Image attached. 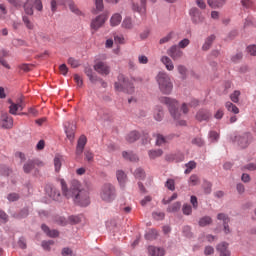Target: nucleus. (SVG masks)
I'll return each mask as SVG.
<instances>
[{
    "label": "nucleus",
    "instance_id": "cd10ccee",
    "mask_svg": "<svg viewBox=\"0 0 256 256\" xmlns=\"http://www.w3.org/2000/svg\"><path fill=\"white\" fill-rule=\"evenodd\" d=\"M122 157L126 161H131L132 163L139 161V158L135 154H133V152L124 151V152H122Z\"/></svg>",
    "mask_w": 256,
    "mask_h": 256
},
{
    "label": "nucleus",
    "instance_id": "680f3d73",
    "mask_svg": "<svg viewBox=\"0 0 256 256\" xmlns=\"http://www.w3.org/2000/svg\"><path fill=\"white\" fill-rule=\"evenodd\" d=\"M203 139L201 137H196L192 140L193 145H197V147H203Z\"/></svg>",
    "mask_w": 256,
    "mask_h": 256
},
{
    "label": "nucleus",
    "instance_id": "f257e3e1",
    "mask_svg": "<svg viewBox=\"0 0 256 256\" xmlns=\"http://www.w3.org/2000/svg\"><path fill=\"white\" fill-rule=\"evenodd\" d=\"M62 194L66 199H73L76 205L87 207L91 200L89 199V191L83 189L81 183L77 180L71 182L70 188H67L65 180H60Z\"/></svg>",
    "mask_w": 256,
    "mask_h": 256
},
{
    "label": "nucleus",
    "instance_id": "bb28decb",
    "mask_svg": "<svg viewBox=\"0 0 256 256\" xmlns=\"http://www.w3.org/2000/svg\"><path fill=\"white\" fill-rule=\"evenodd\" d=\"M69 125H71L69 122H65L64 124L65 133L68 139L72 140L75 137V126H72L71 128H69Z\"/></svg>",
    "mask_w": 256,
    "mask_h": 256
},
{
    "label": "nucleus",
    "instance_id": "5701e85b",
    "mask_svg": "<svg viewBox=\"0 0 256 256\" xmlns=\"http://www.w3.org/2000/svg\"><path fill=\"white\" fill-rule=\"evenodd\" d=\"M226 3L227 0H208V5L212 9H221Z\"/></svg>",
    "mask_w": 256,
    "mask_h": 256
},
{
    "label": "nucleus",
    "instance_id": "6ab92c4d",
    "mask_svg": "<svg viewBox=\"0 0 256 256\" xmlns=\"http://www.w3.org/2000/svg\"><path fill=\"white\" fill-rule=\"evenodd\" d=\"M146 3H147V0H140L139 3H133V5H132L133 11H136V13H140V14L145 13Z\"/></svg>",
    "mask_w": 256,
    "mask_h": 256
},
{
    "label": "nucleus",
    "instance_id": "7ed1b4c3",
    "mask_svg": "<svg viewBox=\"0 0 256 256\" xmlns=\"http://www.w3.org/2000/svg\"><path fill=\"white\" fill-rule=\"evenodd\" d=\"M160 102L164 103V105H167L171 117L175 119V121H179L181 119V113L179 112V102L177 100L170 98V97H162L160 98Z\"/></svg>",
    "mask_w": 256,
    "mask_h": 256
},
{
    "label": "nucleus",
    "instance_id": "aec40b11",
    "mask_svg": "<svg viewBox=\"0 0 256 256\" xmlns=\"http://www.w3.org/2000/svg\"><path fill=\"white\" fill-rule=\"evenodd\" d=\"M160 61L166 67L167 71H173V69H175L173 60H171V58H169L168 56H162Z\"/></svg>",
    "mask_w": 256,
    "mask_h": 256
},
{
    "label": "nucleus",
    "instance_id": "13d9d810",
    "mask_svg": "<svg viewBox=\"0 0 256 256\" xmlns=\"http://www.w3.org/2000/svg\"><path fill=\"white\" fill-rule=\"evenodd\" d=\"M74 81L78 87H83V78L79 74L74 75Z\"/></svg>",
    "mask_w": 256,
    "mask_h": 256
},
{
    "label": "nucleus",
    "instance_id": "c85d7f7f",
    "mask_svg": "<svg viewBox=\"0 0 256 256\" xmlns=\"http://www.w3.org/2000/svg\"><path fill=\"white\" fill-rule=\"evenodd\" d=\"M85 74L87 75L91 83H97V81H101V79L97 75H93V70L91 68H86Z\"/></svg>",
    "mask_w": 256,
    "mask_h": 256
},
{
    "label": "nucleus",
    "instance_id": "0eeeda50",
    "mask_svg": "<svg viewBox=\"0 0 256 256\" xmlns=\"http://www.w3.org/2000/svg\"><path fill=\"white\" fill-rule=\"evenodd\" d=\"M108 16L106 14H100L96 18L92 19L90 27L93 31H99L101 27L107 22Z\"/></svg>",
    "mask_w": 256,
    "mask_h": 256
},
{
    "label": "nucleus",
    "instance_id": "1a4fd4ad",
    "mask_svg": "<svg viewBox=\"0 0 256 256\" xmlns=\"http://www.w3.org/2000/svg\"><path fill=\"white\" fill-rule=\"evenodd\" d=\"M37 167H43V162L40 160H28L23 166V171L24 173H31Z\"/></svg>",
    "mask_w": 256,
    "mask_h": 256
},
{
    "label": "nucleus",
    "instance_id": "603ef678",
    "mask_svg": "<svg viewBox=\"0 0 256 256\" xmlns=\"http://www.w3.org/2000/svg\"><path fill=\"white\" fill-rule=\"evenodd\" d=\"M182 211L184 215H191V213H193V208H191V205L189 204H184Z\"/></svg>",
    "mask_w": 256,
    "mask_h": 256
},
{
    "label": "nucleus",
    "instance_id": "5fc2aeb1",
    "mask_svg": "<svg viewBox=\"0 0 256 256\" xmlns=\"http://www.w3.org/2000/svg\"><path fill=\"white\" fill-rule=\"evenodd\" d=\"M203 187H204V193H206V195H209V193H211V187H213V185L211 184V182L205 181L203 184Z\"/></svg>",
    "mask_w": 256,
    "mask_h": 256
},
{
    "label": "nucleus",
    "instance_id": "69168bd1",
    "mask_svg": "<svg viewBox=\"0 0 256 256\" xmlns=\"http://www.w3.org/2000/svg\"><path fill=\"white\" fill-rule=\"evenodd\" d=\"M247 52L250 53V55L255 57L256 56V45L255 44L254 45H249L247 47Z\"/></svg>",
    "mask_w": 256,
    "mask_h": 256
},
{
    "label": "nucleus",
    "instance_id": "4c0bfd02",
    "mask_svg": "<svg viewBox=\"0 0 256 256\" xmlns=\"http://www.w3.org/2000/svg\"><path fill=\"white\" fill-rule=\"evenodd\" d=\"M213 220L209 216H204L199 220L200 227H207V225H211Z\"/></svg>",
    "mask_w": 256,
    "mask_h": 256
},
{
    "label": "nucleus",
    "instance_id": "de8ad7c7",
    "mask_svg": "<svg viewBox=\"0 0 256 256\" xmlns=\"http://www.w3.org/2000/svg\"><path fill=\"white\" fill-rule=\"evenodd\" d=\"M152 217L156 221H163L165 219V213H163V212H154V213H152Z\"/></svg>",
    "mask_w": 256,
    "mask_h": 256
},
{
    "label": "nucleus",
    "instance_id": "774afa93",
    "mask_svg": "<svg viewBox=\"0 0 256 256\" xmlns=\"http://www.w3.org/2000/svg\"><path fill=\"white\" fill-rule=\"evenodd\" d=\"M95 5L97 11H103L104 5H103V0H95Z\"/></svg>",
    "mask_w": 256,
    "mask_h": 256
},
{
    "label": "nucleus",
    "instance_id": "473e14b6",
    "mask_svg": "<svg viewBox=\"0 0 256 256\" xmlns=\"http://www.w3.org/2000/svg\"><path fill=\"white\" fill-rule=\"evenodd\" d=\"M155 137H156V145H158L159 147L168 143L169 138H167L161 134H156Z\"/></svg>",
    "mask_w": 256,
    "mask_h": 256
},
{
    "label": "nucleus",
    "instance_id": "338daca9",
    "mask_svg": "<svg viewBox=\"0 0 256 256\" xmlns=\"http://www.w3.org/2000/svg\"><path fill=\"white\" fill-rule=\"evenodd\" d=\"M8 201H18L19 200V194L17 193H11L7 197Z\"/></svg>",
    "mask_w": 256,
    "mask_h": 256
},
{
    "label": "nucleus",
    "instance_id": "a19ab883",
    "mask_svg": "<svg viewBox=\"0 0 256 256\" xmlns=\"http://www.w3.org/2000/svg\"><path fill=\"white\" fill-rule=\"evenodd\" d=\"M8 13L9 10L7 9V6L3 3H0V19H7Z\"/></svg>",
    "mask_w": 256,
    "mask_h": 256
},
{
    "label": "nucleus",
    "instance_id": "ea45409f",
    "mask_svg": "<svg viewBox=\"0 0 256 256\" xmlns=\"http://www.w3.org/2000/svg\"><path fill=\"white\" fill-rule=\"evenodd\" d=\"M181 209V202H175L167 208L168 213H177Z\"/></svg>",
    "mask_w": 256,
    "mask_h": 256
},
{
    "label": "nucleus",
    "instance_id": "f8f14e48",
    "mask_svg": "<svg viewBox=\"0 0 256 256\" xmlns=\"http://www.w3.org/2000/svg\"><path fill=\"white\" fill-rule=\"evenodd\" d=\"M25 109V102H23V98H20L17 103H11L9 106V114L17 115L18 111H23Z\"/></svg>",
    "mask_w": 256,
    "mask_h": 256
},
{
    "label": "nucleus",
    "instance_id": "9d476101",
    "mask_svg": "<svg viewBox=\"0 0 256 256\" xmlns=\"http://www.w3.org/2000/svg\"><path fill=\"white\" fill-rule=\"evenodd\" d=\"M189 15L191 17L192 23L197 24L203 23V21H205V17H203V14L196 7L190 9Z\"/></svg>",
    "mask_w": 256,
    "mask_h": 256
},
{
    "label": "nucleus",
    "instance_id": "393cba45",
    "mask_svg": "<svg viewBox=\"0 0 256 256\" xmlns=\"http://www.w3.org/2000/svg\"><path fill=\"white\" fill-rule=\"evenodd\" d=\"M141 137V134L137 131H131L126 135V141L128 143H135V141L139 140Z\"/></svg>",
    "mask_w": 256,
    "mask_h": 256
},
{
    "label": "nucleus",
    "instance_id": "a878e982",
    "mask_svg": "<svg viewBox=\"0 0 256 256\" xmlns=\"http://www.w3.org/2000/svg\"><path fill=\"white\" fill-rule=\"evenodd\" d=\"M213 41H215V35L208 36L202 46V50L209 51L211 49V46L213 45Z\"/></svg>",
    "mask_w": 256,
    "mask_h": 256
},
{
    "label": "nucleus",
    "instance_id": "39448f33",
    "mask_svg": "<svg viewBox=\"0 0 256 256\" xmlns=\"http://www.w3.org/2000/svg\"><path fill=\"white\" fill-rule=\"evenodd\" d=\"M114 87L116 91H127V93H133V85L129 84L123 74L118 76V81L115 82Z\"/></svg>",
    "mask_w": 256,
    "mask_h": 256
},
{
    "label": "nucleus",
    "instance_id": "3c124183",
    "mask_svg": "<svg viewBox=\"0 0 256 256\" xmlns=\"http://www.w3.org/2000/svg\"><path fill=\"white\" fill-rule=\"evenodd\" d=\"M54 167H55V171L57 172L61 171V157L56 156L54 158Z\"/></svg>",
    "mask_w": 256,
    "mask_h": 256
},
{
    "label": "nucleus",
    "instance_id": "2f4dec72",
    "mask_svg": "<svg viewBox=\"0 0 256 256\" xmlns=\"http://www.w3.org/2000/svg\"><path fill=\"white\" fill-rule=\"evenodd\" d=\"M116 177L120 185H125V181H127V175L125 174V172H123V170H118L116 172Z\"/></svg>",
    "mask_w": 256,
    "mask_h": 256
},
{
    "label": "nucleus",
    "instance_id": "f3484780",
    "mask_svg": "<svg viewBox=\"0 0 256 256\" xmlns=\"http://www.w3.org/2000/svg\"><path fill=\"white\" fill-rule=\"evenodd\" d=\"M217 251L219 256H231V251H229V244L222 242L217 246Z\"/></svg>",
    "mask_w": 256,
    "mask_h": 256
},
{
    "label": "nucleus",
    "instance_id": "6e6552de",
    "mask_svg": "<svg viewBox=\"0 0 256 256\" xmlns=\"http://www.w3.org/2000/svg\"><path fill=\"white\" fill-rule=\"evenodd\" d=\"M94 71L99 75L107 76L111 73V67L103 61H98L94 64Z\"/></svg>",
    "mask_w": 256,
    "mask_h": 256
},
{
    "label": "nucleus",
    "instance_id": "052dcab7",
    "mask_svg": "<svg viewBox=\"0 0 256 256\" xmlns=\"http://www.w3.org/2000/svg\"><path fill=\"white\" fill-rule=\"evenodd\" d=\"M245 169H246L247 171H256V163H250V164L245 165V166L242 168V171H245Z\"/></svg>",
    "mask_w": 256,
    "mask_h": 256
},
{
    "label": "nucleus",
    "instance_id": "a211bd4d",
    "mask_svg": "<svg viewBox=\"0 0 256 256\" xmlns=\"http://www.w3.org/2000/svg\"><path fill=\"white\" fill-rule=\"evenodd\" d=\"M63 5H65L66 7H69L70 11H72V13H75V15H81V10H79V8H77V6L75 5V2H73V0H62Z\"/></svg>",
    "mask_w": 256,
    "mask_h": 256
},
{
    "label": "nucleus",
    "instance_id": "864d4df0",
    "mask_svg": "<svg viewBox=\"0 0 256 256\" xmlns=\"http://www.w3.org/2000/svg\"><path fill=\"white\" fill-rule=\"evenodd\" d=\"M33 7L36 11H43V2L41 0H35L33 2Z\"/></svg>",
    "mask_w": 256,
    "mask_h": 256
},
{
    "label": "nucleus",
    "instance_id": "8fccbe9b",
    "mask_svg": "<svg viewBox=\"0 0 256 256\" xmlns=\"http://www.w3.org/2000/svg\"><path fill=\"white\" fill-rule=\"evenodd\" d=\"M134 175L136 179H145V171L141 168L136 169Z\"/></svg>",
    "mask_w": 256,
    "mask_h": 256
},
{
    "label": "nucleus",
    "instance_id": "ddd939ff",
    "mask_svg": "<svg viewBox=\"0 0 256 256\" xmlns=\"http://www.w3.org/2000/svg\"><path fill=\"white\" fill-rule=\"evenodd\" d=\"M167 55H169L173 61H177L183 57V51H181L177 45H173L167 50Z\"/></svg>",
    "mask_w": 256,
    "mask_h": 256
},
{
    "label": "nucleus",
    "instance_id": "f704fd0d",
    "mask_svg": "<svg viewBox=\"0 0 256 256\" xmlns=\"http://www.w3.org/2000/svg\"><path fill=\"white\" fill-rule=\"evenodd\" d=\"M22 21L26 27V29H29L30 31H33L35 29V24L29 19L28 16H23Z\"/></svg>",
    "mask_w": 256,
    "mask_h": 256
},
{
    "label": "nucleus",
    "instance_id": "bf43d9fd",
    "mask_svg": "<svg viewBox=\"0 0 256 256\" xmlns=\"http://www.w3.org/2000/svg\"><path fill=\"white\" fill-rule=\"evenodd\" d=\"M146 239H156L157 237V231L156 230H150L146 235H145Z\"/></svg>",
    "mask_w": 256,
    "mask_h": 256
},
{
    "label": "nucleus",
    "instance_id": "412c9836",
    "mask_svg": "<svg viewBox=\"0 0 256 256\" xmlns=\"http://www.w3.org/2000/svg\"><path fill=\"white\" fill-rule=\"evenodd\" d=\"M211 117V112L208 110H200L196 114L197 121H207Z\"/></svg>",
    "mask_w": 256,
    "mask_h": 256
},
{
    "label": "nucleus",
    "instance_id": "6e6d98bb",
    "mask_svg": "<svg viewBox=\"0 0 256 256\" xmlns=\"http://www.w3.org/2000/svg\"><path fill=\"white\" fill-rule=\"evenodd\" d=\"M68 221L73 225H77V223H81V216H69Z\"/></svg>",
    "mask_w": 256,
    "mask_h": 256
},
{
    "label": "nucleus",
    "instance_id": "423d86ee",
    "mask_svg": "<svg viewBox=\"0 0 256 256\" xmlns=\"http://www.w3.org/2000/svg\"><path fill=\"white\" fill-rule=\"evenodd\" d=\"M234 141L239 147H241V149H245L246 147H249V143L253 141V136L251 133H245L243 135L236 136Z\"/></svg>",
    "mask_w": 256,
    "mask_h": 256
},
{
    "label": "nucleus",
    "instance_id": "09e8293b",
    "mask_svg": "<svg viewBox=\"0 0 256 256\" xmlns=\"http://www.w3.org/2000/svg\"><path fill=\"white\" fill-rule=\"evenodd\" d=\"M165 187L169 189V191H175V180L168 179L165 183Z\"/></svg>",
    "mask_w": 256,
    "mask_h": 256
},
{
    "label": "nucleus",
    "instance_id": "2eb2a0df",
    "mask_svg": "<svg viewBox=\"0 0 256 256\" xmlns=\"http://www.w3.org/2000/svg\"><path fill=\"white\" fill-rule=\"evenodd\" d=\"M121 27L125 31H133V29H135V21L131 16H126L121 23Z\"/></svg>",
    "mask_w": 256,
    "mask_h": 256
},
{
    "label": "nucleus",
    "instance_id": "7c9ffc66",
    "mask_svg": "<svg viewBox=\"0 0 256 256\" xmlns=\"http://www.w3.org/2000/svg\"><path fill=\"white\" fill-rule=\"evenodd\" d=\"M24 11L26 13V15H33L34 11H33V0H27L24 3Z\"/></svg>",
    "mask_w": 256,
    "mask_h": 256
},
{
    "label": "nucleus",
    "instance_id": "58836bf2",
    "mask_svg": "<svg viewBox=\"0 0 256 256\" xmlns=\"http://www.w3.org/2000/svg\"><path fill=\"white\" fill-rule=\"evenodd\" d=\"M148 155H149L150 159H157V157H161V155H163V150H161V149L150 150L148 152Z\"/></svg>",
    "mask_w": 256,
    "mask_h": 256
},
{
    "label": "nucleus",
    "instance_id": "9b49d317",
    "mask_svg": "<svg viewBox=\"0 0 256 256\" xmlns=\"http://www.w3.org/2000/svg\"><path fill=\"white\" fill-rule=\"evenodd\" d=\"M0 127H2V129H13V117L7 113L2 114L0 118Z\"/></svg>",
    "mask_w": 256,
    "mask_h": 256
},
{
    "label": "nucleus",
    "instance_id": "4d7b16f0",
    "mask_svg": "<svg viewBox=\"0 0 256 256\" xmlns=\"http://www.w3.org/2000/svg\"><path fill=\"white\" fill-rule=\"evenodd\" d=\"M175 199H177V193H174L170 198H164L162 203L164 205H169V203H171V201H175Z\"/></svg>",
    "mask_w": 256,
    "mask_h": 256
},
{
    "label": "nucleus",
    "instance_id": "c03bdc74",
    "mask_svg": "<svg viewBox=\"0 0 256 256\" xmlns=\"http://www.w3.org/2000/svg\"><path fill=\"white\" fill-rule=\"evenodd\" d=\"M217 219H218V221H223V225L229 224V221H231L229 219V216H227V214H225V213H219L217 215Z\"/></svg>",
    "mask_w": 256,
    "mask_h": 256
},
{
    "label": "nucleus",
    "instance_id": "37998d69",
    "mask_svg": "<svg viewBox=\"0 0 256 256\" xmlns=\"http://www.w3.org/2000/svg\"><path fill=\"white\" fill-rule=\"evenodd\" d=\"M185 166L187 167V169L184 171V173L186 175H189V173H191V171H193V169L197 167V163H195V161H190Z\"/></svg>",
    "mask_w": 256,
    "mask_h": 256
},
{
    "label": "nucleus",
    "instance_id": "72a5a7b5",
    "mask_svg": "<svg viewBox=\"0 0 256 256\" xmlns=\"http://www.w3.org/2000/svg\"><path fill=\"white\" fill-rule=\"evenodd\" d=\"M225 107H226L227 111H229L230 113H234V115H238L239 108L237 106H235V104H233L231 102H226Z\"/></svg>",
    "mask_w": 256,
    "mask_h": 256
},
{
    "label": "nucleus",
    "instance_id": "20e7f679",
    "mask_svg": "<svg viewBox=\"0 0 256 256\" xmlns=\"http://www.w3.org/2000/svg\"><path fill=\"white\" fill-rule=\"evenodd\" d=\"M100 197L102 201H105L106 203L115 201V197H117L115 186L112 184H104L100 191Z\"/></svg>",
    "mask_w": 256,
    "mask_h": 256
},
{
    "label": "nucleus",
    "instance_id": "4468645a",
    "mask_svg": "<svg viewBox=\"0 0 256 256\" xmlns=\"http://www.w3.org/2000/svg\"><path fill=\"white\" fill-rule=\"evenodd\" d=\"M46 193L50 199L53 201H60L61 199V192H59L55 186L48 185L46 186Z\"/></svg>",
    "mask_w": 256,
    "mask_h": 256
},
{
    "label": "nucleus",
    "instance_id": "b1692460",
    "mask_svg": "<svg viewBox=\"0 0 256 256\" xmlns=\"http://www.w3.org/2000/svg\"><path fill=\"white\" fill-rule=\"evenodd\" d=\"M149 255L151 256H163L165 255V250L163 248H157L155 246H150L148 248Z\"/></svg>",
    "mask_w": 256,
    "mask_h": 256
},
{
    "label": "nucleus",
    "instance_id": "e433bc0d",
    "mask_svg": "<svg viewBox=\"0 0 256 256\" xmlns=\"http://www.w3.org/2000/svg\"><path fill=\"white\" fill-rule=\"evenodd\" d=\"M100 117L102 121H111V119H113V114L110 111L104 110L100 112Z\"/></svg>",
    "mask_w": 256,
    "mask_h": 256
},
{
    "label": "nucleus",
    "instance_id": "79ce46f5",
    "mask_svg": "<svg viewBox=\"0 0 256 256\" xmlns=\"http://www.w3.org/2000/svg\"><path fill=\"white\" fill-rule=\"evenodd\" d=\"M173 37H175V32L168 33L165 37L160 39V41H159L160 45H163L165 43H169V41H171V39H173Z\"/></svg>",
    "mask_w": 256,
    "mask_h": 256
},
{
    "label": "nucleus",
    "instance_id": "f03ea898",
    "mask_svg": "<svg viewBox=\"0 0 256 256\" xmlns=\"http://www.w3.org/2000/svg\"><path fill=\"white\" fill-rule=\"evenodd\" d=\"M156 83H158L159 90L163 95H171L173 91V82L171 81V76L165 71H160L156 75Z\"/></svg>",
    "mask_w": 256,
    "mask_h": 256
},
{
    "label": "nucleus",
    "instance_id": "dca6fc26",
    "mask_svg": "<svg viewBox=\"0 0 256 256\" xmlns=\"http://www.w3.org/2000/svg\"><path fill=\"white\" fill-rule=\"evenodd\" d=\"M85 145H87V137L85 135H82L77 142L76 155H83Z\"/></svg>",
    "mask_w": 256,
    "mask_h": 256
},
{
    "label": "nucleus",
    "instance_id": "e2e57ef3",
    "mask_svg": "<svg viewBox=\"0 0 256 256\" xmlns=\"http://www.w3.org/2000/svg\"><path fill=\"white\" fill-rule=\"evenodd\" d=\"M68 65H71L74 69L79 67V61L75 60V58H69L68 59Z\"/></svg>",
    "mask_w": 256,
    "mask_h": 256
},
{
    "label": "nucleus",
    "instance_id": "4be33fe9",
    "mask_svg": "<svg viewBox=\"0 0 256 256\" xmlns=\"http://www.w3.org/2000/svg\"><path fill=\"white\" fill-rule=\"evenodd\" d=\"M121 21H123V16H121L119 13H115L110 18V25L111 27H117L121 25Z\"/></svg>",
    "mask_w": 256,
    "mask_h": 256
},
{
    "label": "nucleus",
    "instance_id": "c756f323",
    "mask_svg": "<svg viewBox=\"0 0 256 256\" xmlns=\"http://www.w3.org/2000/svg\"><path fill=\"white\" fill-rule=\"evenodd\" d=\"M42 231L48 235V237H59V231L57 230H50L49 227L45 224L41 226Z\"/></svg>",
    "mask_w": 256,
    "mask_h": 256
},
{
    "label": "nucleus",
    "instance_id": "0e129e2a",
    "mask_svg": "<svg viewBox=\"0 0 256 256\" xmlns=\"http://www.w3.org/2000/svg\"><path fill=\"white\" fill-rule=\"evenodd\" d=\"M189 43H190L189 39L185 38L179 42L178 47L180 49H185V47L189 46Z\"/></svg>",
    "mask_w": 256,
    "mask_h": 256
},
{
    "label": "nucleus",
    "instance_id": "49530a36",
    "mask_svg": "<svg viewBox=\"0 0 256 256\" xmlns=\"http://www.w3.org/2000/svg\"><path fill=\"white\" fill-rule=\"evenodd\" d=\"M189 185H192V187L199 185V176L192 174L189 178Z\"/></svg>",
    "mask_w": 256,
    "mask_h": 256
},
{
    "label": "nucleus",
    "instance_id": "a18cd8bd",
    "mask_svg": "<svg viewBox=\"0 0 256 256\" xmlns=\"http://www.w3.org/2000/svg\"><path fill=\"white\" fill-rule=\"evenodd\" d=\"M241 95V92L239 90H235L231 95L230 99L233 103H239V97Z\"/></svg>",
    "mask_w": 256,
    "mask_h": 256
},
{
    "label": "nucleus",
    "instance_id": "c9c22d12",
    "mask_svg": "<svg viewBox=\"0 0 256 256\" xmlns=\"http://www.w3.org/2000/svg\"><path fill=\"white\" fill-rule=\"evenodd\" d=\"M154 119L156 121H161L163 119V107L157 106L154 111Z\"/></svg>",
    "mask_w": 256,
    "mask_h": 256
}]
</instances>
